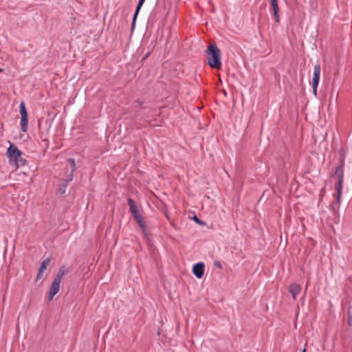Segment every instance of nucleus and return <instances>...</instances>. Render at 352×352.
Segmentation results:
<instances>
[{
  "mask_svg": "<svg viewBox=\"0 0 352 352\" xmlns=\"http://www.w3.org/2000/svg\"><path fill=\"white\" fill-rule=\"evenodd\" d=\"M206 54L208 65L213 69H219L221 67V52L217 45H208Z\"/></svg>",
  "mask_w": 352,
  "mask_h": 352,
  "instance_id": "1",
  "label": "nucleus"
},
{
  "mask_svg": "<svg viewBox=\"0 0 352 352\" xmlns=\"http://www.w3.org/2000/svg\"><path fill=\"white\" fill-rule=\"evenodd\" d=\"M344 157H342L340 159V165L337 166L336 170L334 173L333 177L338 179L337 183L335 185V188L337 191L336 195V206L340 205V197L342 190V184L344 180Z\"/></svg>",
  "mask_w": 352,
  "mask_h": 352,
  "instance_id": "2",
  "label": "nucleus"
},
{
  "mask_svg": "<svg viewBox=\"0 0 352 352\" xmlns=\"http://www.w3.org/2000/svg\"><path fill=\"white\" fill-rule=\"evenodd\" d=\"M67 162L69 164V173L67 175V178L63 181L60 186L59 192L60 194L65 193L67 185L73 179V173L76 170L75 160L74 158H69Z\"/></svg>",
  "mask_w": 352,
  "mask_h": 352,
  "instance_id": "3",
  "label": "nucleus"
},
{
  "mask_svg": "<svg viewBox=\"0 0 352 352\" xmlns=\"http://www.w3.org/2000/svg\"><path fill=\"white\" fill-rule=\"evenodd\" d=\"M19 112L21 116L20 122L21 129L23 132H26L28 127V113L23 101L20 103Z\"/></svg>",
  "mask_w": 352,
  "mask_h": 352,
  "instance_id": "4",
  "label": "nucleus"
},
{
  "mask_svg": "<svg viewBox=\"0 0 352 352\" xmlns=\"http://www.w3.org/2000/svg\"><path fill=\"white\" fill-rule=\"evenodd\" d=\"M7 155L9 159L10 164H12L14 160L19 158L22 155V152L13 144H10L7 149Z\"/></svg>",
  "mask_w": 352,
  "mask_h": 352,
  "instance_id": "5",
  "label": "nucleus"
},
{
  "mask_svg": "<svg viewBox=\"0 0 352 352\" xmlns=\"http://www.w3.org/2000/svg\"><path fill=\"white\" fill-rule=\"evenodd\" d=\"M60 283L61 280H58V278H54L49 291V300H52L54 296L59 292Z\"/></svg>",
  "mask_w": 352,
  "mask_h": 352,
  "instance_id": "6",
  "label": "nucleus"
},
{
  "mask_svg": "<svg viewBox=\"0 0 352 352\" xmlns=\"http://www.w3.org/2000/svg\"><path fill=\"white\" fill-rule=\"evenodd\" d=\"M205 265L200 262L195 264L192 267V273L197 278H201L204 274Z\"/></svg>",
  "mask_w": 352,
  "mask_h": 352,
  "instance_id": "7",
  "label": "nucleus"
},
{
  "mask_svg": "<svg viewBox=\"0 0 352 352\" xmlns=\"http://www.w3.org/2000/svg\"><path fill=\"white\" fill-rule=\"evenodd\" d=\"M320 78V66L319 64H316L314 68V74L312 78V84L314 85H318Z\"/></svg>",
  "mask_w": 352,
  "mask_h": 352,
  "instance_id": "8",
  "label": "nucleus"
},
{
  "mask_svg": "<svg viewBox=\"0 0 352 352\" xmlns=\"http://www.w3.org/2000/svg\"><path fill=\"white\" fill-rule=\"evenodd\" d=\"M127 204L129 207V212L133 215V219L135 218V216L140 214L137 208L136 204L133 199H131V197L128 198Z\"/></svg>",
  "mask_w": 352,
  "mask_h": 352,
  "instance_id": "9",
  "label": "nucleus"
},
{
  "mask_svg": "<svg viewBox=\"0 0 352 352\" xmlns=\"http://www.w3.org/2000/svg\"><path fill=\"white\" fill-rule=\"evenodd\" d=\"M301 287L297 283H292L289 286V292L292 296L294 300L296 299V296L300 293Z\"/></svg>",
  "mask_w": 352,
  "mask_h": 352,
  "instance_id": "10",
  "label": "nucleus"
},
{
  "mask_svg": "<svg viewBox=\"0 0 352 352\" xmlns=\"http://www.w3.org/2000/svg\"><path fill=\"white\" fill-rule=\"evenodd\" d=\"M144 1H145V0H139V1H138V3L137 5V7H136V9H135L133 17V21H132V24H131V30H133L135 27L138 14L142 6L144 3Z\"/></svg>",
  "mask_w": 352,
  "mask_h": 352,
  "instance_id": "11",
  "label": "nucleus"
},
{
  "mask_svg": "<svg viewBox=\"0 0 352 352\" xmlns=\"http://www.w3.org/2000/svg\"><path fill=\"white\" fill-rule=\"evenodd\" d=\"M69 268H67L66 266H61L58 271V273L55 277V278H58V280H62V278L63 276L65 275V274H67V273H69Z\"/></svg>",
  "mask_w": 352,
  "mask_h": 352,
  "instance_id": "12",
  "label": "nucleus"
},
{
  "mask_svg": "<svg viewBox=\"0 0 352 352\" xmlns=\"http://www.w3.org/2000/svg\"><path fill=\"white\" fill-rule=\"evenodd\" d=\"M136 223L141 228L142 232L146 234V225L145 221L144 220V218L142 219L137 221Z\"/></svg>",
  "mask_w": 352,
  "mask_h": 352,
  "instance_id": "13",
  "label": "nucleus"
},
{
  "mask_svg": "<svg viewBox=\"0 0 352 352\" xmlns=\"http://www.w3.org/2000/svg\"><path fill=\"white\" fill-rule=\"evenodd\" d=\"M26 162H27L26 160L24 158H22L21 156L19 158H17L16 160H14L13 162V163H14L17 167H19V166H24Z\"/></svg>",
  "mask_w": 352,
  "mask_h": 352,
  "instance_id": "14",
  "label": "nucleus"
},
{
  "mask_svg": "<svg viewBox=\"0 0 352 352\" xmlns=\"http://www.w3.org/2000/svg\"><path fill=\"white\" fill-rule=\"evenodd\" d=\"M50 263V258H46L43 260L38 270H40V271H44L47 268V267L49 266Z\"/></svg>",
  "mask_w": 352,
  "mask_h": 352,
  "instance_id": "15",
  "label": "nucleus"
},
{
  "mask_svg": "<svg viewBox=\"0 0 352 352\" xmlns=\"http://www.w3.org/2000/svg\"><path fill=\"white\" fill-rule=\"evenodd\" d=\"M270 4L272 7L273 13L279 11V8H278L277 0H270Z\"/></svg>",
  "mask_w": 352,
  "mask_h": 352,
  "instance_id": "16",
  "label": "nucleus"
},
{
  "mask_svg": "<svg viewBox=\"0 0 352 352\" xmlns=\"http://www.w3.org/2000/svg\"><path fill=\"white\" fill-rule=\"evenodd\" d=\"M213 265L214 267H216L218 269L221 270L223 268L221 263L219 261H214L213 263Z\"/></svg>",
  "mask_w": 352,
  "mask_h": 352,
  "instance_id": "17",
  "label": "nucleus"
},
{
  "mask_svg": "<svg viewBox=\"0 0 352 352\" xmlns=\"http://www.w3.org/2000/svg\"><path fill=\"white\" fill-rule=\"evenodd\" d=\"M273 15H274V19L275 22L276 23H278L280 21V17H279V15H278V12H274Z\"/></svg>",
  "mask_w": 352,
  "mask_h": 352,
  "instance_id": "18",
  "label": "nucleus"
},
{
  "mask_svg": "<svg viewBox=\"0 0 352 352\" xmlns=\"http://www.w3.org/2000/svg\"><path fill=\"white\" fill-rule=\"evenodd\" d=\"M43 271H40V270H38V274H37L36 278V281H38V280L42 278V277H43Z\"/></svg>",
  "mask_w": 352,
  "mask_h": 352,
  "instance_id": "19",
  "label": "nucleus"
},
{
  "mask_svg": "<svg viewBox=\"0 0 352 352\" xmlns=\"http://www.w3.org/2000/svg\"><path fill=\"white\" fill-rule=\"evenodd\" d=\"M312 85V89H313V93H314V96H316V95H317V88H318V85Z\"/></svg>",
  "mask_w": 352,
  "mask_h": 352,
  "instance_id": "20",
  "label": "nucleus"
},
{
  "mask_svg": "<svg viewBox=\"0 0 352 352\" xmlns=\"http://www.w3.org/2000/svg\"><path fill=\"white\" fill-rule=\"evenodd\" d=\"M143 219V217H142V215L141 214L140 215L135 216V218H134V219H135V221L136 222L140 221V220H141V219Z\"/></svg>",
  "mask_w": 352,
  "mask_h": 352,
  "instance_id": "21",
  "label": "nucleus"
},
{
  "mask_svg": "<svg viewBox=\"0 0 352 352\" xmlns=\"http://www.w3.org/2000/svg\"><path fill=\"white\" fill-rule=\"evenodd\" d=\"M194 220L199 225L204 224V223L199 219H198L197 216H195Z\"/></svg>",
  "mask_w": 352,
  "mask_h": 352,
  "instance_id": "22",
  "label": "nucleus"
},
{
  "mask_svg": "<svg viewBox=\"0 0 352 352\" xmlns=\"http://www.w3.org/2000/svg\"><path fill=\"white\" fill-rule=\"evenodd\" d=\"M43 142L45 143V146L46 147H47V146H48V145H49V141H48V140H47V139H44V140H43Z\"/></svg>",
  "mask_w": 352,
  "mask_h": 352,
  "instance_id": "23",
  "label": "nucleus"
},
{
  "mask_svg": "<svg viewBox=\"0 0 352 352\" xmlns=\"http://www.w3.org/2000/svg\"><path fill=\"white\" fill-rule=\"evenodd\" d=\"M135 103H137L138 106H141L142 105V102L140 101L136 100Z\"/></svg>",
  "mask_w": 352,
  "mask_h": 352,
  "instance_id": "24",
  "label": "nucleus"
},
{
  "mask_svg": "<svg viewBox=\"0 0 352 352\" xmlns=\"http://www.w3.org/2000/svg\"><path fill=\"white\" fill-rule=\"evenodd\" d=\"M348 322H349V325H351V324H352V322H351V320L350 319H349V321H348Z\"/></svg>",
  "mask_w": 352,
  "mask_h": 352,
  "instance_id": "25",
  "label": "nucleus"
},
{
  "mask_svg": "<svg viewBox=\"0 0 352 352\" xmlns=\"http://www.w3.org/2000/svg\"><path fill=\"white\" fill-rule=\"evenodd\" d=\"M301 352H306V349L304 348Z\"/></svg>",
  "mask_w": 352,
  "mask_h": 352,
  "instance_id": "26",
  "label": "nucleus"
},
{
  "mask_svg": "<svg viewBox=\"0 0 352 352\" xmlns=\"http://www.w3.org/2000/svg\"><path fill=\"white\" fill-rule=\"evenodd\" d=\"M3 72V69L0 68V73Z\"/></svg>",
  "mask_w": 352,
  "mask_h": 352,
  "instance_id": "27",
  "label": "nucleus"
}]
</instances>
